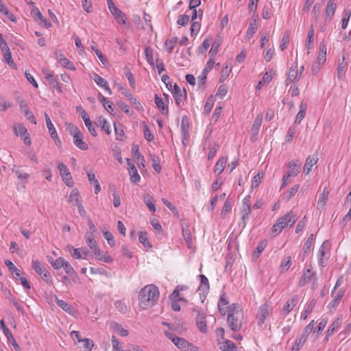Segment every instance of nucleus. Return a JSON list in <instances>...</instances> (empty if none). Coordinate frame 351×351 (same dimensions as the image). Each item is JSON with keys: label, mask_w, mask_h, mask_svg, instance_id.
Returning <instances> with one entry per match:
<instances>
[{"label": "nucleus", "mask_w": 351, "mask_h": 351, "mask_svg": "<svg viewBox=\"0 0 351 351\" xmlns=\"http://www.w3.org/2000/svg\"><path fill=\"white\" fill-rule=\"evenodd\" d=\"M159 291L154 285H148L144 287L139 293V305L143 309L153 306L158 300Z\"/></svg>", "instance_id": "nucleus-1"}, {"label": "nucleus", "mask_w": 351, "mask_h": 351, "mask_svg": "<svg viewBox=\"0 0 351 351\" xmlns=\"http://www.w3.org/2000/svg\"><path fill=\"white\" fill-rule=\"evenodd\" d=\"M227 322L230 329L234 332L239 331L242 326L243 312L237 304L228 306Z\"/></svg>", "instance_id": "nucleus-2"}, {"label": "nucleus", "mask_w": 351, "mask_h": 351, "mask_svg": "<svg viewBox=\"0 0 351 351\" xmlns=\"http://www.w3.org/2000/svg\"><path fill=\"white\" fill-rule=\"evenodd\" d=\"M296 215L292 211L289 212L283 217H280L271 228V232L276 236L286 227H292L296 221Z\"/></svg>", "instance_id": "nucleus-3"}, {"label": "nucleus", "mask_w": 351, "mask_h": 351, "mask_svg": "<svg viewBox=\"0 0 351 351\" xmlns=\"http://www.w3.org/2000/svg\"><path fill=\"white\" fill-rule=\"evenodd\" d=\"M166 336L174 343V345L182 351H197V348L186 339L178 337L170 332H165Z\"/></svg>", "instance_id": "nucleus-4"}, {"label": "nucleus", "mask_w": 351, "mask_h": 351, "mask_svg": "<svg viewBox=\"0 0 351 351\" xmlns=\"http://www.w3.org/2000/svg\"><path fill=\"white\" fill-rule=\"evenodd\" d=\"M314 328V320H312L303 330L301 336L295 340L291 351H299L301 347L305 343L307 337L312 332Z\"/></svg>", "instance_id": "nucleus-5"}, {"label": "nucleus", "mask_w": 351, "mask_h": 351, "mask_svg": "<svg viewBox=\"0 0 351 351\" xmlns=\"http://www.w3.org/2000/svg\"><path fill=\"white\" fill-rule=\"evenodd\" d=\"M32 265L36 273L38 274L43 280L47 283L52 282L50 273L47 270L45 266L42 265V264L38 261H32Z\"/></svg>", "instance_id": "nucleus-6"}, {"label": "nucleus", "mask_w": 351, "mask_h": 351, "mask_svg": "<svg viewBox=\"0 0 351 351\" xmlns=\"http://www.w3.org/2000/svg\"><path fill=\"white\" fill-rule=\"evenodd\" d=\"M108 7L111 14L114 16V19L119 24L125 25L126 23L127 18L125 14L118 8L112 0H107Z\"/></svg>", "instance_id": "nucleus-7"}, {"label": "nucleus", "mask_w": 351, "mask_h": 351, "mask_svg": "<svg viewBox=\"0 0 351 351\" xmlns=\"http://www.w3.org/2000/svg\"><path fill=\"white\" fill-rule=\"evenodd\" d=\"M46 125L49 130V133L50 134V136L51 139L53 141L54 143L58 146L60 147L62 145V142L58 137L57 131L53 125V124L51 122V120L50 119L49 115L47 112H45L44 114Z\"/></svg>", "instance_id": "nucleus-8"}, {"label": "nucleus", "mask_w": 351, "mask_h": 351, "mask_svg": "<svg viewBox=\"0 0 351 351\" xmlns=\"http://www.w3.org/2000/svg\"><path fill=\"white\" fill-rule=\"evenodd\" d=\"M13 130L16 136H20L23 139V142L26 145L29 146L31 145L32 141L29 137V134L23 123H18L15 125Z\"/></svg>", "instance_id": "nucleus-9"}, {"label": "nucleus", "mask_w": 351, "mask_h": 351, "mask_svg": "<svg viewBox=\"0 0 351 351\" xmlns=\"http://www.w3.org/2000/svg\"><path fill=\"white\" fill-rule=\"evenodd\" d=\"M0 328L2 330L3 334L6 336L8 343L13 346L14 348L16 350H19V345L16 343L13 335L12 334L9 328L5 326L3 319H1L0 321Z\"/></svg>", "instance_id": "nucleus-10"}, {"label": "nucleus", "mask_w": 351, "mask_h": 351, "mask_svg": "<svg viewBox=\"0 0 351 351\" xmlns=\"http://www.w3.org/2000/svg\"><path fill=\"white\" fill-rule=\"evenodd\" d=\"M43 73L45 74V78L49 84H50L58 93L62 92L61 86H60L57 78L54 76L53 72L49 70L45 69L43 70Z\"/></svg>", "instance_id": "nucleus-11"}, {"label": "nucleus", "mask_w": 351, "mask_h": 351, "mask_svg": "<svg viewBox=\"0 0 351 351\" xmlns=\"http://www.w3.org/2000/svg\"><path fill=\"white\" fill-rule=\"evenodd\" d=\"M345 291L343 289H339L337 293L334 290H332L331 294L333 300L329 303L328 307L330 311L335 310L340 301L341 300L343 296L344 295Z\"/></svg>", "instance_id": "nucleus-12"}, {"label": "nucleus", "mask_w": 351, "mask_h": 351, "mask_svg": "<svg viewBox=\"0 0 351 351\" xmlns=\"http://www.w3.org/2000/svg\"><path fill=\"white\" fill-rule=\"evenodd\" d=\"M269 315V306L265 303L259 307L257 314L258 324L263 325Z\"/></svg>", "instance_id": "nucleus-13"}, {"label": "nucleus", "mask_w": 351, "mask_h": 351, "mask_svg": "<svg viewBox=\"0 0 351 351\" xmlns=\"http://www.w3.org/2000/svg\"><path fill=\"white\" fill-rule=\"evenodd\" d=\"M118 90L126 97L138 110H143V107L141 103L130 93L126 88H123L121 85L117 86Z\"/></svg>", "instance_id": "nucleus-14"}, {"label": "nucleus", "mask_w": 351, "mask_h": 351, "mask_svg": "<svg viewBox=\"0 0 351 351\" xmlns=\"http://www.w3.org/2000/svg\"><path fill=\"white\" fill-rule=\"evenodd\" d=\"M86 242L92 250L95 256L100 255V250L97 245V241L93 237V232H87L85 236Z\"/></svg>", "instance_id": "nucleus-15"}, {"label": "nucleus", "mask_w": 351, "mask_h": 351, "mask_svg": "<svg viewBox=\"0 0 351 351\" xmlns=\"http://www.w3.org/2000/svg\"><path fill=\"white\" fill-rule=\"evenodd\" d=\"M189 122L187 116L184 115L182 118L181 121V133L182 143L185 145V142L189 138Z\"/></svg>", "instance_id": "nucleus-16"}, {"label": "nucleus", "mask_w": 351, "mask_h": 351, "mask_svg": "<svg viewBox=\"0 0 351 351\" xmlns=\"http://www.w3.org/2000/svg\"><path fill=\"white\" fill-rule=\"evenodd\" d=\"M288 170L285 173L288 176H296L300 171V164L298 160H293L287 165Z\"/></svg>", "instance_id": "nucleus-17"}, {"label": "nucleus", "mask_w": 351, "mask_h": 351, "mask_svg": "<svg viewBox=\"0 0 351 351\" xmlns=\"http://www.w3.org/2000/svg\"><path fill=\"white\" fill-rule=\"evenodd\" d=\"M300 76L298 74V69L297 65L291 66L289 70L287 73V77L285 80V83L287 85L297 81L298 82Z\"/></svg>", "instance_id": "nucleus-18"}, {"label": "nucleus", "mask_w": 351, "mask_h": 351, "mask_svg": "<svg viewBox=\"0 0 351 351\" xmlns=\"http://www.w3.org/2000/svg\"><path fill=\"white\" fill-rule=\"evenodd\" d=\"M194 311L197 313V316L196 317V323L199 330L202 332H206L207 325L206 322L205 320V315L204 313H201L199 309L194 308Z\"/></svg>", "instance_id": "nucleus-19"}, {"label": "nucleus", "mask_w": 351, "mask_h": 351, "mask_svg": "<svg viewBox=\"0 0 351 351\" xmlns=\"http://www.w3.org/2000/svg\"><path fill=\"white\" fill-rule=\"evenodd\" d=\"M327 45L325 43L322 42L319 44V53L317 58V64H324L326 59Z\"/></svg>", "instance_id": "nucleus-20"}, {"label": "nucleus", "mask_w": 351, "mask_h": 351, "mask_svg": "<svg viewBox=\"0 0 351 351\" xmlns=\"http://www.w3.org/2000/svg\"><path fill=\"white\" fill-rule=\"evenodd\" d=\"M298 296L295 295L291 298L289 299L283 307V311L287 315L290 313L298 302Z\"/></svg>", "instance_id": "nucleus-21"}, {"label": "nucleus", "mask_w": 351, "mask_h": 351, "mask_svg": "<svg viewBox=\"0 0 351 351\" xmlns=\"http://www.w3.org/2000/svg\"><path fill=\"white\" fill-rule=\"evenodd\" d=\"M318 161V158L317 156H308L306 159L304 166V172L306 175H308L311 171L313 165H315Z\"/></svg>", "instance_id": "nucleus-22"}, {"label": "nucleus", "mask_w": 351, "mask_h": 351, "mask_svg": "<svg viewBox=\"0 0 351 351\" xmlns=\"http://www.w3.org/2000/svg\"><path fill=\"white\" fill-rule=\"evenodd\" d=\"M328 195L329 191L326 187H325L319 197V199L317 202V208L322 210H324L325 208L326 203L328 199Z\"/></svg>", "instance_id": "nucleus-23"}, {"label": "nucleus", "mask_w": 351, "mask_h": 351, "mask_svg": "<svg viewBox=\"0 0 351 351\" xmlns=\"http://www.w3.org/2000/svg\"><path fill=\"white\" fill-rule=\"evenodd\" d=\"M73 143L81 150H86L88 148L87 143L83 140L82 132L73 137Z\"/></svg>", "instance_id": "nucleus-24"}, {"label": "nucleus", "mask_w": 351, "mask_h": 351, "mask_svg": "<svg viewBox=\"0 0 351 351\" xmlns=\"http://www.w3.org/2000/svg\"><path fill=\"white\" fill-rule=\"evenodd\" d=\"M316 304V301L315 299L310 300L305 305L304 310L301 313V319L305 320L308 315L311 313L313 308H314Z\"/></svg>", "instance_id": "nucleus-25"}, {"label": "nucleus", "mask_w": 351, "mask_h": 351, "mask_svg": "<svg viewBox=\"0 0 351 351\" xmlns=\"http://www.w3.org/2000/svg\"><path fill=\"white\" fill-rule=\"evenodd\" d=\"M337 8V5L335 2V0H329L327 3V6L326 8V20H330L331 17L334 14L335 10Z\"/></svg>", "instance_id": "nucleus-26"}, {"label": "nucleus", "mask_w": 351, "mask_h": 351, "mask_svg": "<svg viewBox=\"0 0 351 351\" xmlns=\"http://www.w3.org/2000/svg\"><path fill=\"white\" fill-rule=\"evenodd\" d=\"M200 278V285L198 288L199 291H202L203 294L208 292L210 287L208 279L206 276L201 274L199 276Z\"/></svg>", "instance_id": "nucleus-27"}, {"label": "nucleus", "mask_w": 351, "mask_h": 351, "mask_svg": "<svg viewBox=\"0 0 351 351\" xmlns=\"http://www.w3.org/2000/svg\"><path fill=\"white\" fill-rule=\"evenodd\" d=\"M1 51L3 56L5 62L7 63L12 68L16 69V64H15L12 58V53L10 50V48L2 50Z\"/></svg>", "instance_id": "nucleus-28"}, {"label": "nucleus", "mask_w": 351, "mask_h": 351, "mask_svg": "<svg viewBox=\"0 0 351 351\" xmlns=\"http://www.w3.org/2000/svg\"><path fill=\"white\" fill-rule=\"evenodd\" d=\"M172 93L175 99L176 104L179 107L182 101V92L177 84H174Z\"/></svg>", "instance_id": "nucleus-29"}, {"label": "nucleus", "mask_w": 351, "mask_h": 351, "mask_svg": "<svg viewBox=\"0 0 351 351\" xmlns=\"http://www.w3.org/2000/svg\"><path fill=\"white\" fill-rule=\"evenodd\" d=\"M313 242H314V235H313V234H311L308 236L307 240L306 241V242L304 243V246H303V253H304V257L307 256L308 255V254L310 253L311 247L313 245Z\"/></svg>", "instance_id": "nucleus-30"}, {"label": "nucleus", "mask_w": 351, "mask_h": 351, "mask_svg": "<svg viewBox=\"0 0 351 351\" xmlns=\"http://www.w3.org/2000/svg\"><path fill=\"white\" fill-rule=\"evenodd\" d=\"M143 200L151 212L154 213L156 211V206L154 204V198L149 194L144 193L143 195Z\"/></svg>", "instance_id": "nucleus-31"}, {"label": "nucleus", "mask_w": 351, "mask_h": 351, "mask_svg": "<svg viewBox=\"0 0 351 351\" xmlns=\"http://www.w3.org/2000/svg\"><path fill=\"white\" fill-rule=\"evenodd\" d=\"M58 62L61 64L62 66L66 68L71 71H75V67L74 64L66 58H65L62 54H60L58 57Z\"/></svg>", "instance_id": "nucleus-32"}, {"label": "nucleus", "mask_w": 351, "mask_h": 351, "mask_svg": "<svg viewBox=\"0 0 351 351\" xmlns=\"http://www.w3.org/2000/svg\"><path fill=\"white\" fill-rule=\"evenodd\" d=\"M226 162L227 158L224 156L221 157L215 165V173H217L218 175L221 174L226 167Z\"/></svg>", "instance_id": "nucleus-33"}, {"label": "nucleus", "mask_w": 351, "mask_h": 351, "mask_svg": "<svg viewBox=\"0 0 351 351\" xmlns=\"http://www.w3.org/2000/svg\"><path fill=\"white\" fill-rule=\"evenodd\" d=\"M68 201L70 203H73L75 206L81 203V197L80 192L77 189H73L71 191Z\"/></svg>", "instance_id": "nucleus-34"}, {"label": "nucleus", "mask_w": 351, "mask_h": 351, "mask_svg": "<svg viewBox=\"0 0 351 351\" xmlns=\"http://www.w3.org/2000/svg\"><path fill=\"white\" fill-rule=\"evenodd\" d=\"M155 104L160 110V112L163 114L168 113V107L165 105V102L158 95H155L154 97Z\"/></svg>", "instance_id": "nucleus-35"}, {"label": "nucleus", "mask_w": 351, "mask_h": 351, "mask_svg": "<svg viewBox=\"0 0 351 351\" xmlns=\"http://www.w3.org/2000/svg\"><path fill=\"white\" fill-rule=\"evenodd\" d=\"M251 208H241V221L239 223V226L242 227V229H244L246 226L247 222L250 219Z\"/></svg>", "instance_id": "nucleus-36"}, {"label": "nucleus", "mask_w": 351, "mask_h": 351, "mask_svg": "<svg viewBox=\"0 0 351 351\" xmlns=\"http://www.w3.org/2000/svg\"><path fill=\"white\" fill-rule=\"evenodd\" d=\"M306 104L302 102L300 105V110L295 117V123H300L301 122V121L304 119V117L306 115Z\"/></svg>", "instance_id": "nucleus-37"}, {"label": "nucleus", "mask_w": 351, "mask_h": 351, "mask_svg": "<svg viewBox=\"0 0 351 351\" xmlns=\"http://www.w3.org/2000/svg\"><path fill=\"white\" fill-rule=\"evenodd\" d=\"M97 125L100 126L101 129L106 132L107 134H110L111 132L110 123L103 117H99L97 121Z\"/></svg>", "instance_id": "nucleus-38"}, {"label": "nucleus", "mask_w": 351, "mask_h": 351, "mask_svg": "<svg viewBox=\"0 0 351 351\" xmlns=\"http://www.w3.org/2000/svg\"><path fill=\"white\" fill-rule=\"evenodd\" d=\"M314 40V28L313 25H311L310 29H308L307 38L305 43V47L309 50L313 49Z\"/></svg>", "instance_id": "nucleus-39"}, {"label": "nucleus", "mask_w": 351, "mask_h": 351, "mask_svg": "<svg viewBox=\"0 0 351 351\" xmlns=\"http://www.w3.org/2000/svg\"><path fill=\"white\" fill-rule=\"evenodd\" d=\"M64 271L74 280L75 278L77 277V274L73 269V266L67 261H65L64 265L62 267Z\"/></svg>", "instance_id": "nucleus-40"}, {"label": "nucleus", "mask_w": 351, "mask_h": 351, "mask_svg": "<svg viewBox=\"0 0 351 351\" xmlns=\"http://www.w3.org/2000/svg\"><path fill=\"white\" fill-rule=\"evenodd\" d=\"M129 174L130 176V181L133 183H138L141 180V176L138 173L137 169L135 165H132L130 169H128Z\"/></svg>", "instance_id": "nucleus-41"}, {"label": "nucleus", "mask_w": 351, "mask_h": 351, "mask_svg": "<svg viewBox=\"0 0 351 351\" xmlns=\"http://www.w3.org/2000/svg\"><path fill=\"white\" fill-rule=\"evenodd\" d=\"M313 276H315V274L311 272V271L309 269H308L306 271L304 272L302 276L299 280L298 285L300 287H303L307 282V281Z\"/></svg>", "instance_id": "nucleus-42"}, {"label": "nucleus", "mask_w": 351, "mask_h": 351, "mask_svg": "<svg viewBox=\"0 0 351 351\" xmlns=\"http://www.w3.org/2000/svg\"><path fill=\"white\" fill-rule=\"evenodd\" d=\"M56 304L59 307L69 314H73L74 312L73 308L69 303L62 300L56 299Z\"/></svg>", "instance_id": "nucleus-43"}, {"label": "nucleus", "mask_w": 351, "mask_h": 351, "mask_svg": "<svg viewBox=\"0 0 351 351\" xmlns=\"http://www.w3.org/2000/svg\"><path fill=\"white\" fill-rule=\"evenodd\" d=\"M300 189L299 184H295L289 191L283 194V199L288 202L289 201L298 191Z\"/></svg>", "instance_id": "nucleus-44"}, {"label": "nucleus", "mask_w": 351, "mask_h": 351, "mask_svg": "<svg viewBox=\"0 0 351 351\" xmlns=\"http://www.w3.org/2000/svg\"><path fill=\"white\" fill-rule=\"evenodd\" d=\"M341 323V319L340 317H337L328 327L327 330V336L332 335L334 333V332L339 328Z\"/></svg>", "instance_id": "nucleus-45"}, {"label": "nucleus", "mask_w": 351, "mask_h": 351, "mask_svg": "<svg viewBox=\"0 0 351 351\" xmlns=\"http://www.w3.org/2000/svg\"><path fill=\"white\" fill-rule=\"evenodd\" d=\"M98 97L99 101L103 104L105 109L110 113H112L113 111L112 104V103L108 100L104 96H103L100 93L98 94Z\"/></svg>", "instance_id": "nucleus-46"}, {"label": "nucleus", "mask_w": 351, "mask_h": 351, "mask_svg": "<svg viewBox=\"0 0 351 351\" xmlns=\"http://www.w3.org/2000/svg\"><path fill=\"white\" fill-rule=\"evenodd\" d=\"M262 121H263V115L261 114H258L256 117L254 122L252 126L251 132L258 133Z\"/></svg>", "instance_id": "nucleus-47"}, {"label": "nucleus", "mask_w": 351, "mask_h": 351, "mask_svg": "<svg viewBox=\"0 0 351 351\" xmlns=\"http://www.w3.org/2000/svg\"><path fill=\"white\" fill-rule=\"evenodd\" d=\"M66 130L73 136H75L76 135L81 133L79 128L73 123H67L65 124Z\"/></svg>", "instance_id": "nucleus-48"}, {"label": "nucleus", "mask_w": 351, "mask_h": 351, "mask_svg": "<svg viewBox=\"0 0 351 351\" xmlns=\"http://www.w3.org/2000/svg\"><path fill=\"white\" fill-rule=\"evenodd\" d=\"M91 49H93V51H95V53L99 58V60L101 62V63L104 65H106L108 64V60L103 55L102 52L97 47V45L94 42H93V45H91Z\"/></svg>", "instance_id": "nucleus-49"}, {"label": "nucleus", "mask_w": 351, "mask_h": 351, "mask_svg": "<svg viewBox=\"0 0 351 351\" xmlns=\"http://www.w3.org/2000/svg\"><path fill=\"white\" fill-rule=\"evenodd\" d=\"M82 345L80 346L81 349H83L84 351H90L93 346L94 343L90 339L84 338L82 340L80 343Z\"/></svg>", "instance_id": "nucleus-50"}, {"label": "nucleus", "mask_w": 351, "mask_h": 351, "mask_svg": "<svg viewBox=\"0 0 351 351\" xmlns=\"http://www.w3.org/2000/svg\"><path fill=\"white\" fill-rule=\"evenodd\" d=\"M145 55L147 62L151 65L154 66V51L150 47L145 48Z\"/></svg>", "instance_id": "nucleus-51"}, {"label": "nucleus", "mask_w": 351, "mask_h": 351, "mask_svg": "<svg viewBox=\"0 0 351 351\" xmlns=\"http://www.w3.org/2000/svg\"><path fill=\"white\" fill-rule=\"evenodd\" d=\"M91 77L94 80L96 84L101 88L107 86V84H108L107 80H106L104 78L101 77L97 73H93Z\"/></svg>", "instance_id": "nucleus-52"}, {"label": "nucleus", "mask_w": 351, "mask_h": 351, "mask_svg": "<svg viewBox=\"0 0 351 351\" xmlns=\"http://www.w3.org/2000/svg\"><path fill=\"white\" fill-rule=\"evenodd\" d=\"M138 240L144 245L145 247H151L152 245L149 242L147 232L141 231L138 233Z\"/></svg>", "instance_id": "nucleus-53"}, {"label": "nucleus", "mask_w": 351, "mask_h": 351, "mask_svg": "<svg viewBox=\"0 0 351 351\" xmlns=\"http://www.w3.org/2000/svg\"><path fill=\"white\" fill-rule=\"evenodd\" d=\"M48 261L51 264L53 269H59L63 267L66 260L62 257H59L53 261H51L50 259H49Z\"/></svg>", "instance_id": "nucleus-54"}, {"label": "nucleus", "mask_w": 351, "mask_h": 351, "mask_svg": "<svg viewBox=\"0 0 351 351\" xmlns=\"http://www.w3.org/2000/svg\"><path fill=\"white\" fill-rule=\"evenodd\" d=\"M182 234L184 239L187 243L188 247L191 248L192 245V237L191 235V232L188 228L182 229Z\"/></svg>", "instance_id": "nucleus-55"}, {"label": "nucleus", "mask_w": 351, "mask_h": 351, "mask_svg": "<svg viewBox=\"0 0 351 351\" xmlns=\"http://www.w3.org/2000/svg\"><path fill=\"white\" fill-rule=\"evenodd\" d=\"M178 40V37H173L168 39L165 42V45L167 47V51L169 53H172L173 48Z\"/></svg>", "instance_id": "nucleus-56"}, {"label": "nucleus", "mask_w": 351, "mask_h": 351, "mask_svg": "<svg viewBox=\"0 0 351 351\" xmlns=\"http://www.w3.org/2000/svg\"><path fill=\"white\" fill-rule=\"evenodd\" d=\"M258 29V25L254 23L250 22L249 27L247 31L246 37L247 39H250L253 37Z\"/></svg>", "instance_id": "nucleus-57"}, {"label": "nucleus", "mask_w": 351, "mask_h": 351, "mask_svg": "<svg viewBox=\"0 0 351 351\" xmlns=\"http://www.w3.org/2000/svg\"><path fill=\"white\" fill-rule=\"evenodd\" d=\"M143 134L145 138L149 142H151L154 138V135L152 134L149 127L145 124V123H143Z\"/></svg>", "instance_id": "nucleus-58"}, {"label": "nucleus", "mask_w": 351, "mask_h": 351, "mask_svg": "<svg viewBox=\"0 0 351 351\" xmlns=\"http://www.w3.org/2000/svg\"><path fill=\"white\" fill-rule=\"evenodd\" d=\"M114 306L121 313H125L128 311V307L124 302L121 300L114 302Z\"/></svg>", "instance_id": "nucleus-59"}, {"label": "nucleus", "mask_w": 351, "mask_h": 351, "mask_svg": "<svg viewBox=\"0 0 351 351\" xmlns=\"http://www.w3.org/2000/svg\"><path fill=\"white\" fill-rule=\"evenodd\" d=\"M114 330L121 337H126L128 335V331L117 323L114 324Z\"/></svg>", "instance_id": "nucleus-60"}, {"label": "nucleus", "mask_w": 351, "mask_h": 351, "mask_svg": "<svg viewBox=\"0 0 351 351\" xmlns=\"http://www.w3.org/2000/svg\"><path fill=\"white\" fill-rule=\"evenodd\" d=\"M200 27L201 25L199 22L193 21L190 29L191 36H196L198 34Z\"/></svg>", "instance_id": "nucleus-61"}, {"label": "nucleus", "mask_w": 351, "mask_h": 351, "mask_svg": "<svg viewBox=\"0 0 351 351\" xmlns=\"http://www.w3.org/2000/svg\"><path fill=\"white\" fill-rule=\"evenodd\" d=\"M274 73L275 72L272 69L267 71L262 78V81L263 82V83L265 84L269 83L271 81Z\"/></svg>", "instance_id": "nucleus-62"}, {"label": "nucleus", "mask_w": 351, "mask_h": 351, "mask_svg": "<svg viewBox=\"0 0 351 351\" xmlns=\"http://www.w3.org/2000/svg\"><path fill=\"white\" fill-rule=\"evenodd\" d=\"M219 46H220V43L219 42H217V40H215L213 43V45H212V47H211V49H210V50L209 51V54H210V58H215V56L218 53Z\"/></svg>", "instance_id": "nucleus-63"}, {"label": "nucleus", "mask_w": 351, "mask_h": 351, "mask_svg": "<svg viewBox=\"0 0 351 351\" xmlns=\"http://www.w3.org/2000/svg\"><path fill=\"white\" fill-rule=\"evenodd\" d=\"M237 348L234 343L229 340H226L223 345V351H233Z\"/></svg>", "instance_id": "nucleus-64"}]
</instances>
